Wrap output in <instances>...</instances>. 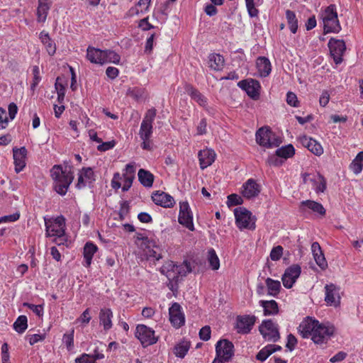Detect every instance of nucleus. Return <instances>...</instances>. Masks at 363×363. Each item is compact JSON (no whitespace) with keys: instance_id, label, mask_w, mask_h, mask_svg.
<instances>
[{"instance_id":"1","label":"nucleus","mask_w":363,"mask_h":363,"mask_svg":"<svg viewBox=\"0 0 363 363\" xmlns=\"http://www.w3.org/2000/svg\"><path fill=\"white\" fill-rule=\"evenodd\" d=\"M299 334L303 338L311 337L315 344H323L333 335L335 328L330 324L320 323L319 321L307 317L298 327Z\"/></svg>"},{"instance_id":"2","label":"nucleus","mask_w":363,"mask_h":363,"mask_svg":"<svg viewBox=\"0 0 363 363\" xmlns=\"http://www.w3.org/2000/svg\"><path fill=\"white\" fill-rule=\"evenodd\" d=\"M50 174L53 180L55 191L61 196H65L74 179L72 172L61 165H55L50 170Z\"/></svg>"},{"instance_id":"4","label":"nucleus","mask_w":363,"mask_h":363,"mask_svg":"<svg viewBox=\"0 0 363 363\" xmlns=\"http://www.w3.org/2000/svg\"><path fill=\"white\" fill-rule=\"evenodd\" d=\"M140 248L142 250L141 259L154 264L162 258V248L159 240L143 237L141 238Z\"/></svg>"},{"instance_id":"52","label":"nucleus","mask_w":363,"mask_h":363,"mask_svg":"<svg viewBox=\"0 0 363 363\" xmlns=\"http://www.w3.org/2000/svg\"><path fill=\"white\" fill-rule=\"evenodd\" d=\"M62 342L67 349L70 351L74 347V330H72L69 334H64Z\"/></svg>"},{"instance_id":"59","label":"nucleus","mask_w":363,"mask_h":363,"mask_svg":"<svg viewBox=\"0 0 363 363\" xmlns=\"http://www.w3.org/2000/svg\"><path fill=\"white\" fill-rule=\"evenodd\" d=\"M75 363H95L91 354L84 353L75 359Z\"/></svg>"},{"instance_id":"44","label":"nucleus","mask_w":363,"mask_h":363,"mask_svg":"<svg viewBox=\"0 0 363 363\" xmlns=\"http://www.w3.org/2000/svg\"><path fill=\"white\" fill-rule=\"evenodd\" d=\"M208 262L213 270H218L220 267V259L214 249L211 248L208 250Z\"/></svg>"},{"instance_id":"24","label":"nucleus","mask_w":363,"mask_h":363,"mask_svg":"<svg viewBox=\"0 0 363 363\" xmlns=\"http://www.w3.org/2000/svg\"><path fill=\"white\" fill-rule=\"evenodd\" d=\"M216 154L215 151L210 148H205L199 152L198 157L200 167L202 169L211 166L215 161Z\"/></svg>"},{"instance_id":"19","label":"nucleus","mask_w":363,"mask_h":363,"mask_svg":"<svg viewBox=\"0 0 363 363\" xmlns=\"http://www.w3.org/2000/svg\"><path fill=\"white\" fill-rule=\"evenodd\" d=\"M256 318L255 315H240L237 318L236 329L239 333H249L255 325Z\"/></svg>"},{"instance_id":"23","label":"nucleus","mask_w":363,"mask_h":363,"mask_svg":"<svg viewBox=\"0 0 363 363\" xmlns=\"http://www.w3.org/2000/svg\"><path fill=\"white\" fill-rule=\"evenodd\" d=\"M27 152V150L25 147L20 148L14 147L13 149V157L16 172L19 173L26 167Z\"/></svg>"},{"instance_id":"47","label":"nucleus","mask_w":363,"mask_h":363,"mask_svg":"<svg viewBox=\"0 0 363 363\" xmlns=\"http://www.w3.org/2000/svg\"><path fill=\"white\" fill-rule=\"evenodd\" d=\"M13 329L18 333H23L28 328V319L26 315H20L13 323Z\"/></svg>"},{"instance_id":"22","label":"nucleus","mask_w":363,"mask_h":363,"mask_svg":"<svg viewBox=\"0 0 363 363\" xmlns=\"http://www.w3.org/2000/svg\"><path fill=\"white\" fill-rule=\"evenodd\" d=\"M95 175L91 167H84L79 173L78 181L76 184L77 189H82L87 185L91 184L94 181Z\"/></svg>"},{"instance_id":"50","label":"nucleus","mask_w":363,"mask_h":363,"mask_svg":"<svg viewBox=\"0 0 363 363\" xmlns=\"http://www.w3.org/2000/svg\"><path fill=\"white\" fill-rule=\"evenodd\" d=\"M32 72H33V81H32V83L30 85V89L32 91H34L35 89V88L37 87V86L38 85V84L40 83V82L41 80V77L40 74V69L38 66H33V69H32Z\"/></svg>"},{"instance_id":"6","label":"nucleus","mask_w":363,"mask_h":363,"mask_svg":"<svg viewBox=\"0 0 363 363\" xmlns=\"http://www.w3.org/2000/svg\"><path fill=\"white\" fill-rule=\"evenodd\" d=\"M156 116V110L150 108L147 111L139 130V136L143 141L141 147L143 150H150L152 148L150 138L153 133V125L155 118Z\"/></svg>"},{"instance_id":"32","label":"nucleus","mask_w":363,"mask_h":363,"mask_svg":"<svg viewBox=\"0 0 363 363\" xmlns=\"http://www.w3.org/2000/svg\"><path fill=\"white\" fill-rule=\"evenodd\" d=\"M50 3L48 0H38L37 9V21L39 23H45L47 18Z\"/></svg>"},{"instance_id":"8","label":"nucleus","mask_w":363,"mask_h":363,"mask_svg":"<svg viewBox=\"0 0 363 363\" xmlns=\"http://www.w3.org/2000/svg\"><path fill=\"white\" fill-rule=\"evenodd\" d=\"M234 215L235 224L240 230L255 229L256 218L250 211L243 207H238L235 209Z\"/></svg>"},{"instance_id":"41","label":"nucleus","mask_w":363,"mask_h":363,"mask_svg":"<svg viewBox=\"0 0 363 363\" xmlns=\"http://www.w3.org/2000/svg\"><path fill=\"white\" fill-rule=\"evenodd\" d=\"M301 205L302 207H306L314 213H318L319 215L323 216L325 214V209L324 208L323 206L316 201L306 200L302 201Z\"/></svg>"},{"instance_id":"28","label":"nucleus","mask_w":363,"mask_h":363,"mask_svg":"<svg viewBox=\"0 0 363 363\" xmlns=\"http://www.w3.org/2000/svg\"><path fill=\"white\" fill-rule=\"evenodd\" d=\"M311 251L318 267L323 270L325 269L328 267V262L318 242H314L312 243Z\"/></svg>"},{"instance_id":"5","label":"nucleus","mask_w":363,"mask_h":363,"mask_svg":"<svg viewBox=\"0 0 363 363\" xmlns=\"http://www.w3.org/2000/svg\"><path fill=\"white\" fill-rule=\"evenodd\" d=\"M320 18L323 25L325 33H338L342 28L338 20L336 6H330L322 8L320 13Z\"/></svg>"},{"instance_id":"62","label":"nucleus","mask_w":363,"mask_h":363,"mask_svg":"<svg viewBox=\"0 0 363 363\" xmlns=\"http://www.w3.org/2000/svg\"><path fill=\"white\" fill-rule=\"evenodd\" d=\"M211 330L209 326L203 327L199 331V337L203 340L207 341L211 338Z\"/></svg>"},{"instance_id":"18","label":"nucleus","mask_w":363,"mask_h":363,"mask_svg":"<svg viewBox=\"0 0 363 363\" xmlns=\"http://www.w3.org/2000/svg\"><path fill=\"white\" fill-rule=\"evenodd\" d=\"M169 321L176 328H179L185 323V316L181 306L174 303L169 308Z\"/></svg>"},{"instance_id":"45","label":"nucleus","mask_w":363,"mask_h":363,"mask_svg":"<svg viewBox=\"0 0 363 363\" xmlns=\"http://www.w3.org/2000/svg\"><path fill=\"white\" fill-rule=\"evenodd\" d=\"M104 65L113 63L118 65L121 62V56L112 50H104Z\"/></svg>"},{"instance_id":"31","label":"nucleus","mask_w":363,"mask_h":363,"mask_svg":"<svg viewBox=\"0 0 363 363\" xmlns=\"http://www.w3.org/2000/svg\"><path fill=\"white\" fill-rule=\"evenodd\" d=\"M97 250L98 247L94 242L91 241L86 242L83 248V257L84 260V263L83 264L84 267H90L93 257Z\"/></svg>"},{"instance_id":"58","label":"nucleus","mask_w":363,"mask_h":363,"mask_svg":"<svg viewBox=\"0 0 363 363\" xmlns=\"http://www.w3.org/2000/svg\"><path fill=\"white\" fill-rule=\"evenodd\" d=\"M28 342L30 345H33L38 342H41L45 340V334H33L27 336Z\"/></svg>"},{"instance_id":"42","label":"nucleus","mask_w":363,"mask_h":363,"mask_svg":"<svg viewBox=\"0 0 363 363\" xmlns=\"http://www.w3.org/2000/svg\"><path fill=\"white\" fill-rule=\"evenodd\" d=\"M276 153L284 161L294 155L295 148L292 145L289 144L278 148L276 150Z\"/></svg>"},{"instance_id":"61","label":"nucleus","mask_w":363,"mask_h":363,"mask_svg":"<svg viewBox=\"0 0 363 363\" xmlns=\"http://www.w3.org/2000/svg\"><path fill=\"white\" fill-rule=\"evenodd\" d=\"M9 120L7 117L5 109L0 107V129H4L7 127Z\"/></svg>"},{"instance_id":"48","label":"nucleus","mask_w":363,"mask_h":363,"mask_svg":"<svg viewBox=\"0 0 363 363\" xmlns=\"http://www.w3.org/2000/svg\"><path fill=\"white\" fill-rule=\"evenodd\" d=\"M286 18L291 33H296L298 30V21L296 19L295 13L292 11L287 10L286 11Z\"/></svg>"},{"instance_id":"14","label":"nucleus","mask_w":363,"mask_h":363,"mask_svg":"<svg viewBox=\"0 0 363 363\" xmlns=\"http://www.w3.org/2000/svg\"><path fill=\"white\" fill-rule=\"evenodd\" d=\"M179 223L187 228L190 230H193V214L187 201L179 202Z\"/></svg>"},{"instance_id":"38","label":"nucleus","mask_w":363,"mask_h":363,"mask_svg":"<svg viewBox=\"0 0 363 363\" xmlns=\"http://www.w3.org/2000/svg\"><path fill=\"white\" fill-rule=\"evenodd\" d=\"M191 347V343L186 340L178 342L174 347V354L179 358H184Z\"/></svg>"},{"instance_id":"25","label":"nucleus","mask_w":363,"mask_h":363,"mask_svg":"<svg viewBox=\"0 0 363 363\" xmlns=\"http://www.w3.org/2000/svg\"><path fill=\"white\" fill-rule=\"evenodd\" d=\"M301 142L304 147L314 155L320 156L323 153V148L320 143L312 138L303 136L301 138Z\"/></svg>"},{"instance_id":"34","label":"nucleus","mask_w":363,"mask_h":363,"mask_svg":"<svg viewBox=\"0 0 363 363\" xmlns=\"http://www.w3.org/2000/svg\"><path fill=\"white\" fill-rule=\"evenodd\" d=\"M41 43L45 46V48L49 55L52 56L56 52V45L53 40L50 38L48 33L42 31L39 36Z\"/></svg>"},{"instance_id":"17","label":"nucleus","mask_w":363,"mask_h":363,"mask_svg":"<svg viewBox=\"0 0 363 363\" xmlns=\"http://www.w3.org/2000/svg\"><path fill=\"white\" fill-rule=\"evenodd\" d=\"M238 86L244 90L251 99H257L259 98L261 86L258 81L253 79L241 80L238 82Z\"/></svg>"},{"instance_id":"57","label":"nucleus","mask_w":363,"mask_h":363,"mask_svg":"<svg viewBox=\"0 0 363 363\" xmlns=\"http://www.w3.org/2000/svg\"><path fill=\"white\" fill-rule=\"evenodd\" d=\"M90 309L86 308L82 314L76 320V323H80L82 325H86L91 320Z\"/></svg>"},{"instance_id":"11","label":"nucleus","mask_w":363,"mask_h":363,"mask_svg":"<svg viewBox=\"0 0 363 363\" xmlns=\"http://www.w3.org/2000/svg\"><path fill=\"white\" fill-rule=\"evenodd\" d=\"M135 337L144 347L152 345L157 341L155 331L145 325H138L136 327Z\"/></svg>"},{"instance_id":"63","label":"nucleus","mask_w":363,"mask_h":363,"mask_svg":"<svg viewBox=\"0 0 363 363\" xmlns=\"http://www.w3.org/2000/svg\"><path fill=\"white\" fill-rule=\"evenodd\" d=\"M122 179L121 175L118 172H116L113 174V179L111 182V187L113 189L118 190L121 187V180Z\"/></svg>"},{"instance_id":"53","label":"nucleus","mask_w":363,"mask_h":363,"mask_svg":"<svg viewBox=\"0 0 363 363\" xmlns=\"http://www.w3.org/2000/svg\"><path fill=\"white\" fill-rule=\"evenodd\" d=\"M283 247L280 245L274 247L270 252V258L273 261H278L283 255Z\"/></svg>"},{"instance_id":"37","label":"nucleus","mask_w":363,"mask_h":363,"mask_svg":"<svg viewBox=\"0 0 363 363\" xmlns=\"http://www.w3.org/2000/svg\"><path fill=\"white\" fill-rule=\"evenodd\" d=\"M281 347L277 345H267L264 347L257 354V359L264 362L272 353L281 350Z\"/></svg>"},{"instance_id":"33","label":"nucleus","mask_w":363,"mask_h":363,"mask_svg":"<svg viewBox=\"0 0 363 363\" xmlns=\"http://www.w3.org/2000/svg\"><path fill=\"white\" fill-rule=\"evenodd\" d=\"M312 184V188L317 194L323 193L326 189V180L320 175L317 174L309 178Z\"/></svg>"},{"instance_id":"51","label":"nucleus","mask_w":363,"mask_h":363,"mask_svg":"<svg viewBox=\"0 0 363 363\" xmlns=\"http://www.w3.org/2000/svg\"><path fill=\"white\" fill-rule=\"evenodd\" d=\"M23 306L31 310L39 318L43 316L44 309L43 305H35L29 303H24Z\"/></svg>"},{"instance_id":"35","label":"nucleus","mask_w":363,"mask_h":363,"mask_svg":"<svg viewBox=\"0 0 363 363\" xmlns=\"http://www.w3.org/2000/svg\"><path fill=\"white\" fill-rule=\"evenodd\" d=\"M138 177L139 182L143 186L146 188H150L152 186L155 177L150 171L144 169H140L138 173Z\"/></svg>"},{"instance_id":"56","label":"nucleus","mask_w":363,"mask_h":363,"mask_svg":"<svg viewBox=\"0 0 363 363\" xmlns=\"http://www.w3.org/2000/svg\"><path fill=\"white\" fill-rule=\"evenodd\" d=\"M242 203V197L237 194H233L228 196L227 204L228 206L240 205Z\"/></svg>"},{"instance_id":"10","label":"nucleus","mask_w":363,"mask_h":363,"mask_svg":"<svg viewBox=\"0 0 363 363\" xmlns=\"http://www.w3.org/2000/svg\"><path fill=\"white\" fill-rule=\"evenodd\" d=\"M256 141L261 145L267 148L277 147L280 140L275 134L267 127H262L256 132Z\"/></svg>"},{"instance_id":"49","label":"nucleus","mask_w":363,"mask_h":363,"mask_svg":"<svg viewBox=\"0 0 363 363\" xmlns=\"http://www.w3.org/2000/svg\"><path fill=\"white\" fill-rule=\"evenodd\" d=\"M55 87L57 94V101L60 104H62L65 96V88L60 77L57 78Z\"/></svg>"},{"instance_id":"60","label":"nucleus","mask_w":363,"mask_h":363,"mask_svg":"<svg viewBox=\"0 0 363 363\" xmlns=\"http://www.w3.org/2000/svg\"><path fill=\"white\" fill-rule=\"evenodd\" d=\"M123 186H122L123 191H128L133 184V182L135 179V176L131 175H123Z\"/></svg>"},{"instance_id":"29","label":"nucleus","mask_w":363,"mask_h":363,"mask_svg":"<svg viewBox=\"0 0 363 363\" xmlns=\"http://www.w3.org/2000/svg\"><path fill=\"white\" fill-rule=\"evenodd\" d=\"M113 312L110 308H102L99 311V323L101 325L104 330H109L112 326V318H113Z\"/></svg>"},{"instance_id":"13","label":"nucleus","mask_w":363,"mask_h":363,"mask_svg":"<svg viewBox=\"0 0 363 363\" xmlns=\"http://www.w3.org/2000/svg\"><path fill=\"white\" fill-rule=\"evenodd\" d=\"M259 332L267 341L276 342L280 337L278 325L272 320H263L259 326Z\"/></svg>"},{"instance_id":"21","label":"nucleus","mask_w":363,"mask_h":363,"mask_svg":"<svg viewBox=\"0 0 363 363\" xmlns=\"http://www.w3.org/2000/svg\"><path fill=\"white\" fill-rule=\"evenodd\" d=\"M260 191L259 184L253 179H247L242 186L241 194L248 199L257 196Z\"/></svg>"},{"instance_id":"43","label":"nucleus","mask_w":363,"mask_h":363,"mask_svg":"<svg viewBox=\"0 0 363 363\" xmlns=\"http://www.w3.org/2000/svg\"><path fill=\"white\" fill-rule=\"evenodd\" d=\"M266 285L269 295L276 296L279 293L281 289V283L279 281L267 278L266 279Z\"/></svg>"},{"instance_id":"12","label":"nucleus","mask_w":363,"mask_h":363,"mask_svg":"<svg viewBox=\"0 0 363 363\" xmlns=\"http://www.w3.org/2000/svg\"><path fill=\"white\" fill-rule=\"evenodd\" d=\"M330 53L336 65L342 62V56L346 50L345 43L342 40L331 38L328 42Z\"/></svg>"},{"instance_id":"7","label":"nucleus","mask_w":363,"mask_h":363,"mask_svg":"<svg viewBox=\"0 0 363 363\" xmlns=\"http://www.w3.org/2000/svg\"><path fill=\"white\" fill-rule=\"evenodd\" d=\"M161 274L165 275L169 281H177L179 277H185L191 272V263L184 261L180 264H176L172 261L166 262L160 268Z\"/></svg>"},{"instance_id":"54","label":"nucleus","mask_w":363,"mask_h":363,"mask_svg":"<svg viewBox=\"0 0 363 363\" xmlns=\"http://www.w3.org/2000/svg\"><path fill=\"white\" fill-rule=\"evenodd\" d=\"M284 162V161L278 156L277 153L269 155L267 159V164L269 166L279 167L283 164Z\"/></svg>"},{"instance_id":"27","label":"nucleus","mask_w":363,"mask_h":363,"mask_svg":"<svg viewBox=\"0 0 363 363\" xmlns=\"http://www.w3.org/2000/svg\"><path fill=\"white\" fill-rule=\"evenodd\" d=\"M104 50L95 48L91 46H89L86 49V58L87 60L93 63L100 65H104Z\"/></svg>"},{"instance_id":"3","label":"nucleus","mask_w":363,"mask_h":363,"mask_svg":"<svg viewBox=\"0 0 363 363\" xmlns=\"http://www.w3.org/2000/svg\"><path fill=\"white\" fill-rule=\"evenodd\" d=\"M45 235L53 238V242L57 245H65L67 241L65 234V219L63 216L55 218H45Z\"/></svg>"},{"instance_id":"36","label":"nucleus","mask_w":363,"mask_h":363,"mask_svg":"<svg viewBox=\"0 0 363 363\" xmlns=\"http://www.w3.org/2000/svg\"><path fill=\"white\" fill-rule=\"evenodd\" d=\"M259 306L262 307L264 315H274L278 313L279 307L274 300L259 301Z\"/></svg>"},{"instance_id":"26","label":"nucleus","mask_w":363,"mask_h":363,"mask_svg":"<svg viewBox=\"0 0 363 363\" xmlns=\"http://www.w3.org/2000/svg\"><path fill=\"white\" fill-rule=\"evenodd\" d=\"M186 92L191 96V99L196 102L200 106L206 108L208 105L206 97L191 85L186 84L184 86Z\"/></svg>"},{"instance_id":"40","label":"nucleus","mask_w":363,"mask_h":363,"mask_svg":"<svg viewBox=\"0 0 363 363\" xmlns=\"http://www.w3.org/2000/svg\"><path fill=\"white\" fill-rule=\"evenodd\" d=\"M209 67L213 70H220L224 65V59L220 54L213 53L208 57Z\"/></svg>"},{"instance_id":"30","label":"nucleus","mask_w":363,"mask_h":363,"mask_svg":"<svg viewBox=\"0 0 363 363\" xmlns=\"http://www.w3.org/2000/svg\"><path fill=\"white\" fill-rule=\"evenodd\" d=\"M256 67L258 76L260 77H267L272 71V65L269 60L265 57H259L256 60Z\"/></svg>"},{"instance_id":"64","label":"nucleus","mask_w":363,"mask_h":363,"mask_svg":"<svg viewBox=\"0 0 363 363\" xmlns=\"http://www.w3.org/2000/svg\"><path fill=\"white\" fill-rule=\"evenodd\" d=\"M106 74L111 79H114L118 76L119 70L114 67H108L106 70Z\"/></svg>"},{"instance_id":"9","label":"nucleus","mask_w":363,"mask_h":363,"mask_svg":"<svg viewBox=\"0 0 363 363\" xmlns=\"http://www.w3.org/2000/svg\"><path fill=\"white\" fill-rule=\"evenodd\" d=\"M324 301L328 306L338 308L341 304L343 292L341 287L333 283L326 284L324 286Z\"/></svg>"},{"instance_id":"55","label":"nucleus","mask_w":363,"mask_h":363,"mask_svg":"<svg viewBox=\"0 0 363 363\" xmlns=\"http://www.w3.org/2000/svg\"><path fill=\"white\" fill-rule=\"evenodd\" d=\"M286 103L293 107H298L299 101L298 100L297 96L291 91H289L286 94Z\"/></svg>"},{"instance_id":"15","label":"nucleus","mask_w":363,"mask_h":363,"mask_svg":"<svg viewBox=\"0 0 363 363\" xmlns=\"http://www.w3.org/2000/svg\"><path fill=\"white\" fill-rule=\"evenodd\" d=\"M301 273V268L298 264H292L287 267L281 277L284 286L286 289L292 288Z\"/></svg>"},{"instance_id":"39","label":"nucleus","mask_w":363,"mask_h":363,"mask_svg":"<svg viewBox=\"0 0 363 363\" xmlns=\"http://www.w3.org/2000/svg\"><path fill=\"white\" fill-rule=\"evenodd\" d=\"M350 169L356 175L363 170V151L359 152L350 164Z\"/></svg>"},{"instance_id":"20","label":"nucleus","mask_w":363,"mask_h":363,"mask_svg":"<svg viewBox=\"0 0 363 363\" xmlns=\"http://www.w3.org/2000/svg\"><path fill=\"white\" fill-rule=\"evenodd\" d=\"M153 202L163 208H172L175 204L174 199L169 194L164 191H156L152 194Z\"/></svg>"},{"instance_id":"16","label":"nucleus","mask_w":363,"mask_h":363,"mask_svg":"<svg viewBox=\"0 0 363 363\" xmlns=\"http://www.w3.org/2000/svg\"><path fill=\"white\" fill-rule=\"evenodd\" d=\"M216 356L225 361H229L234 355V345L226 339L220 340L216 345Z\"/></svg>"},{"instance_id":"46","label":"nucleus","mask_w":363,"mask_h":363,"mask_svg":"<svg viewBox=\"0 0 363 363\" xmlns=\"http://www.w3.org/2000/svg\"><path fill=\"white\" fill-rule=\"evenodd\" d=\"M150 1L151 0H139L135 7L130 9V15L146 12L149 9Z\"/></svg>"}]
</instances>
